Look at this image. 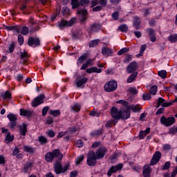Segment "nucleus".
Wrapping results in <instances>:
<instances>
[{
	"mask_svg": "<svg viewBox=\"0 0 177 177\" xmlns=\"http://www.w3.org/2000/svg\"><path fill=\"white\" fill-rule=\"evenodd\" d=\"M44 99H45V95H44L43 94L39 95L32 102V106L37 107V106H39V104H42V103H44Z\"/></svg>",
	"mask_w": 177,
	"mask_h": 177,
	"instance_id": "9",
	"label": "nucleus"
},
{
	"mask_svg": "<svg viewBox=\"0 0 177 177\" xmlns=\"http://www.w3.org/2000/svg\"><path fill=\"white\" fill-rule=\"evenodd\" d=\"M71 5L73 9H75L80 6V3H78V0H71Z\"/></svg>",
	"mask_w": 177,
	"mask_h": 177,
	"instance_id": "40",
	"label": "nucleus"
},
{
	"mask_svg": "<svg viewBox=\"0 0 177 177\" xmlns=\"http://www.w3.org/2000/svg\"><path fill=\"white\" fill-rule=\"evenodd\" d=\"M100 42V40H99V39L92 40L89 44V47L95 48V46H97V45H99Z\"/></svg>",
	"mask_w": 177,
	"mask_h": 177,
	"instance_id": "34",
	"label": "nucleus"
},
{
	"mask_svg": "<svg viewBox=\"0 0 177 177\" xmlns=\"http://www.w3.org/2000/svg\"><path fill=\"white\" fill-rule=\"evenodd\" d=\"M158 75L161 78H167V71H160L158 73Z\"/></svg>",
	"mask_w": 177,
	"mask_h": 177,
	"instance_id": "38",
	"label": "nucleus"
},
{
	"mask_svg": "<svg viewBox=\"0 0 177 177\" xmlns=\"http://www.w3.org/2000/svg\"><path fill=\"white\" fill-rule=\"evenodd\" d=\"M88 82V78L83 77V78H79L75 82L76 86L77 88H81L82 85H84V84H86Z\"/></svg>",
	"mask_w": 177,
	"mask_h": 177,
	"instance_id": "18",
	"label": "nucleus"
},
{
	"mask_svg": "<svg viewBox=\"0 0 177 177\" xmlns=\"http://www.w3.org/2000/svg\"><path fill=\"white\" fill-rule=\"evenodd\" d=\"M19 133L23 136H26V133H27V125L26 124H23L19 127Z\"/></svg>",
	"mask_w": 177,
	"mask_h": 177,
	"instance_id": "24",
	"label": "nucleus"
},
{
	"mask_svg": "<svg viewBox=\"0 0 177 177\" xmlns=\"http://www.w3.org/2000/svg\"><path fill=\"white\" fill-rule=\"evenodd\" d=\"M84 146V142H82L81 140H77L76 142V147L81 148Z\"/></svg>",
	"mask_w": 177,
	"mask_h": 177,
	"instance_id": "54",
	"label": "nucleus"
},
{
	"mask_svg": "<svg viewBox=\"0 0 177 177\" xmlns=\"http://www.w3.org/2000/svg\"><path fill=\"white\" fill-rule=\"evenodd\" d=\"M88 3H89V0H81L80 4L82 6H86Z\"/></svg>",
	"mask_w": 177,
	"mask_h": 177,
	"instance_id": "58",
	"label": "nucleus"
},
{
	"mask_svg": "<svg viewBox=\"0 0 177 177\" xmlns=\"http://www.w3.org/2000/svg\"><path fill=\"white\" fill-rule=\"evenodd\" d=\"M32 167V162H27L23 169V172H25V174H27L31 171V168Z\"/></svg>",
	"mask_w": 177,
	"mask_h": 177,
	"instance_id": "25",
	"label": "nucleus"
},
{
	"mask_svg": "<svg viewBox=\"0 0 177 177\" xmlns=\"http://www.w3.org/2000/svg\"><path fill=\"white\" fill-rule=\"evenodd\" d=\"M100 30V24H93L90 27V32L92 34L93 32H97Z\"/></svg>",
	"mask_w": 177,
	"mask_h": 177,
	"instance_id": "22",
	"label": "nucleus"
},
{
	"mask_svg": "<svg viewBox=\"0 0 177 177\" xmlns=\"http://www.w3.org/2000/svg\"><path fill=\"white\" fill-rule=\"evenodd\" d=\"M160 106H162V107H169V106H172V102H165V100L162 97H159L156 107L158 109Z\"/></svg>",
	"mask_w": 177,
	"mask_h": 177,
	"instance_id": "11",
	"label": "nucleus"
},
{
	"mask_svg": "<svg viewBox=\"0 0 177 177\" xmlns=\"http://www.w3.org/2000/svg\"><path fill=\"white\" fill-rule=\"evenodd\" d=\"M129 51V48H123L118 52V56H121L123 53H127Z\"/></svg>",
	"mask_w": 177,
	"mask_h": 177,
	"instance_id": "41",
	"label": "nucleus"
},
{
	"mask_svg": "<svg viewBox=\"0 0 177 177\" xmlns=\"http://www.w3.org/2000/svg\"><path fill=\"white\" fill-rule=\"evenodd\" d=\"M116 103L118 104H122V106H124L125 107H129V104L128 103V102L124 100H118L116 101Z\"/></svg>",
	"mask_w": 177,
	"mask_h": 177,
	"instance_id": "36",
	"label": "nucleus"
},
{
	"mask_svg": "<svg viewBox=\"0 0 177 177\" xmlns=\"http://www.w3.org/2000/svg\"><path fill=\"white\" fill-rule=\"evenodd\" d=\"M157 89H158V87L156 85L152 86L150 88L151 95H156V93H157Z\"/></svg>",
	"mask_w": 177,
	"mask_h": 177,
	"instance_id": "42",
	"label": "nucleus"
},
{
	"mask_svg": "<svg viewBox=\"0 0 177 177\" xmlns=\"http://www.w3.org/2000/svg\"><path fill=\"white\" fill-rule=\"evenodd\" d=\"M31 114H32L31 111L20 109V115H22L23 117H31Z\"/></svg>",
	"mask_w": 177,
	"mask_h": 177,
	"instance_id": "23",
	"label": "nucleus"
},
{
	"mask_svg": "<svg viewBox=\"0 0 177 177\" xmlns=\"http://www.w3.org/2000/svg\"><path fill=\"white\" fill-rule=\"evenodd\" d=\"M72 109L73 111H80L81 110V106L78 104H74Z\"/></svg>",
	"mask_w": 177,
	"mask_h": 177,
	"instance_id": "46",
	"label": "nucleus"
},
{
	"mask_svg": "<svg viewBox=\"0 0 177 177\" xmlns=\"http://www.w3.org/2000/svg\"><path fill=\"white\" fill-rule=\"evenodd\" d=\"M124 165L122 164H118L116 166H112L108 171V175L109 176H111V175H113V174H115V172L120 171V169H122Z\"/></svg>",
	"mask_w": 177,
	"mask_h": 177,
	"instance_id": "14",
	"label": "nucleus"
},
{
	"mask_svg": "<svg viewBox=\"0 0 177 177\" xmlns=\"http://www.w3.org/2000/svg\"><path fill=\"white\" fill-rule=\"evenodd\" d=\"M147 31L149 32V37H154V36H156V32L152 29H148Z\"/></svg>",
	"mask_w": 177,
	"mask_h": 177,
	"instance_id": "62",
	"label": "nucleus"
},
{
	"mask_svg": "<svg viewBox=\"0 0 177 177\" xmlns=\"http://www.w3.org/2000/svg\"><path fill=\"white\" fill-rule=\"evenodd\" d=\"M106 153H107V149L104 147H100L95 151V157L97 160H101V158L104 157Z\"/></svg>",
	"mask_w": 177,
	"mask_h": 177,
	"instance_id": "8",
	"label": "nucleus"
},
{
	"mask_svg": "<svg viewBox=\"0 0 177 177\" xmlns=\"http://www.w3.org/2000/svg\"><path fill=\"white\" fill-rule=\"evenodd\" d=\"M69 167L70 163L66 164L64 167H62V164L60 163V162H56L54 165V170L57 175H59L60 174H64V172H66Z\"/></svg>",
	"mask_w": 177,
	"mask_h": 177,
	"instance_id": "3",
	"label": "nucleus"
},
{
	"mask_svg": "<svg viewBox=\"0 0 177 177\" xmlns=\"http://www.w3.org/2000/svg\"><path fill=\"white\" fill-rule=\"evenodd\" d=\"M133 169H134V171H136L137 172H140V171H142V167L139 165H135L133 167Z\"/></svg>",
	"mask_w": 177,
	"mask_h": 177,
	"instance_id": "61",
	"label": "nucleus"
},
{
	"mask_svg": "<svg viewBox=\"0 0 177 177\" xmlns=\"http://www.w3.org/2000/svg\"><path fill=\"white\" fill-rule=\"evenodd\" d=\"M15 139V136L13 135L10 136V133H8L6 137V142H12Z\"/></svg>",
	"mask_w": 177,
	"mask_h": 177,
	"instance_id": "45",
	"label": "nucleus"
},
{
	"mask_svg": "<svg viewBox=\"0 0 177 177\" xmlns=\"http://www.w3.org/2000/svg\"><path fill=\"white\" fill-rule=\"evenodd\" d=\"M118 87V84H117V82L112 80L110 82H107L104 86V89L106 92H114L115 89Z\"/></svg>",
	"mask_w": 177,
	"mask_h": 177,
	"instance_id": "4",
	"label": "nucleus"
},
{
	"mask_svg": "<svg viewBox=\"0 0 177 177\" xmlns=\"http://www.w3.org/2000/svg\"><path fill=\"white\" fill-rule=\"evenodd\" d=\"M142 174L144 177H150L151 176V169L150 168V166H144Z\"/></svg>",
	"mask_w": 177,
	"mask_h": 177,
	"instance_id": "16",
	"label": "nucleus"
},
{
	"mask_svg": "<svg viewBox=\"0 0 177 177\" xmlns=\"http://www.w3.org/2000/svg\"><path fill=\"white\" fill-rule=\"evenodd\" d=\"M28 45H29V46H33V48L39 46V39L38 38L30 37L28 39Z\"/></svg>",
	"mask_w": 177,
	"mask_h": 177,
	"instance_id": "15",
	"label": "nucleus"
},
{
	"mask_svg": "<svg viewBox=\"0 0 177 177\" xmlns=\"http://www.w3.org/2000/svg\"><path fill=\"white\" fill-rule=\"evenodd\" d=\"M170 167H171V162H166L162 167V169H163V171H165L167 169H169Z\"/></svg>",
	"mask_w": 177,
	"mask_h": 177,
	"instance_id": "50",
	"label": "nucleus"
},
{
	"mask_svg": "<svg viewBox=\"0 0 177 177\" xmlns=\"http://www.w3.org/2000/svg\"><path fill=\"white\" fill-rule=\"evenodd\" d=\"M150 133V127L147 128L145 131H140L139 133L140 139H145L147 135Z\"/></svg>",
	"mask_w": 177,
	"mask_h": 177,
	"instance_id": "21",
	"label": "nucleus"
},
{
	"mask_svg": "<svg viewBox=\"0 0 177 177\" xmlns=\"http://www.w3.org/2000/svg\"><path fill=\"white\" fill-rule=\"evenodd\" d=\"M46 134L48 136L49 138H54V136L56 135V133H55V131H53V130H49L46 131Z\"/></svg>",
	"mask_w": 177,
	"mask_h": 177,
	"instance_id": "48",
	"label": "nucleus"
},
{
	"mask_svg": "<svg viewBox=\"0 0 177 177\" xmlns=\"http://www.w3.org/2000/svg\"><path fill=\"white\" fill-rule=\"evenodd\" d=\"M49 114L53 115V117H59L60 115V111L59 110H50Z\"/></svg>",
	"mask_w": 177,
	"mask_h": 177,
	"instance_id": "32",
	"label": "nucleus"
},
{
	"mask_svg": "<svg viewBox=\"0 0 177 177\" xmlns=\"http://www.w3.org/2000/svg\"><path fill=\"white\" fill-rule=\"evenodd\" d=\"M143 100H150L151 99V95L150 94H143Z\"/></svg>",
	"mask_w": 177,
	"mask_h": 177,
	"instance_id": "55",
	"label": "nucleus"
},
{
	"mask_svg": "<svg viewBox=\"0 0 177 177\" xmlns=\"http://www.w3.org/2000/svg\"><path fill=\"white\" fill-rule=\"evenodd\" d=\"M163 150L165 151H169L171 150V145L169 144H166L163 145Z\"/></svg>",
	"mask_w": 177,
	"mask_h": 177,
	"instance_id": "57",
	"label": "nucleus"
},
{
	"mask_svg": "<svg viewBox=\"0 0 177 177\" xmlns=\"http://www.w3.org/2000/svg\"><path fill=\"white\" fill-rule=\"evenodd\" d=\"M57 158L58 160L63 159V154L60 153V150L54 149L52 152H48L45 156V160L48 162L50 161H53V159Z\"/></svg>",
	"mask_w": 177,
	"mask_h": 177,
	"instance_id": "2",
	"label": "nucleus"
},
{
	"mask_svg": "<svg viewBox=\"0 0 177 177\" xmlns=\"http://www.w3.org/2000/svg\"><path fill=\"white\" fill-rule=\"evenodd\" d=\"M119 30H120L122 32H127V31H128V26L125 24H122L119 27Z\"/></svg>",
	"mask_w": 177,
	"mask_h": 177,
	"instance_id": "43",
	"label": "nucleus"
},
{
	"mask_svg": "<svg viewBox=\"0 0 177 177\" xmlns=\"http://www.w3.org/2000/svg\"><path fill=\"white\" fill-rule=\"evenodd\" d=\"M21 59H27L28 57V55L27 54V52L24 51L20 55Z\"/></svg>",
	"mask_w": 177,
	"mask_h": 177,
	"instance_id": "63",
	"label": "nucleus"
},
{
	"mask_svg": "<svg viewBox=\"0 0 177 177\" xmlns=\"http://www.w3.org/2000/svg\"><path fill=\"white\" fill-rule=\"evenodd\" d=\"M84 160V155H81L79 157H77L75 160V164L76 165H80V162Z\"/></svg>",
	"mask_w": 177,
	"mask_h": 177,
	"instance_id": "44",
	"label": "nucleus"
},
{
	"mask_svg": "<svg viewBox=\"0 0 177 177\" xmlns=\"http://www.w3.org/2000/svg\"><path fill=\"white\" fill-rule=\"evenodd\" d=\"M131 110L133 113H138V111H140V108L138 105H130L127 107V110H126V111H129L131 113Z\"/></svg>",
	"mask_w": 177,
	"mask_h": 177,
	"instance_id": "19",
	"label": "nucleus"
},
{
	"mask_svg": "<svg viewBox=\"0 0 177 177\" xmlns=\"http://www.w3.org/2000/svg\"><path fill=\"white\" fill-rule=\"evenodd\" d=\"M169 133H170V135H175V133H177V127L171 128L169 129Z\"/></svg>",
	"mask_w": 177,
	"mask_h": 177,
	"instance_id": "56",
	"label": "nucleus"
},
{
	"mask_svg": "<svg viewBox=\"0 0 177 177\" xmlns=\"http://www.w3.org/2000/svg\"><path fill=\"white\" fill-rule=\"evenodd\" d=\"M87 13L88 11H86V10H81L77 12V15H80V16H82V18H80L81 21H85L86 20Z\"/></svg>",
	"mask_w": 177,
	"mask_h": 177,
	"instance_id": "20",
	"label": "nucleus"
},
{
	"mask_svg": "<svg viewBox=\"0 0 177 177\" xmlns=\"http://www.w3.org/2000/svg\"><path fill=\"white\" fill-rule=\"evenodd\" d=\"M21 33L22 35H27L28 34V28L24 26L21 30Z\"/></svg>",
	"mask_w": 177,
	"mask_h": 177,
	"instance_id": "47",
	"label": "nucleus"
},
{
	"mask_svg": "<svg viewBox=\"0 0 177 177\" xmlns=\"http://www.w3.org/2000/svg\"><path fill=\"white\" fill-rule=\"evenodd\" d=\"M86 72L87 73V74H92L93 73H97V74H100V73H102V69L98 68L97 67H95V66H93L91 68H86Z\"/></svg>",
	"mask_w": 177,
	"mask_h": 177,
	"instance_id": "17",
	"label": "nucleus"
},
{
	"mask_svg": "<svg viewBox=\"0 0 177 177\" xmlns=\"http://www.w3.org/2000/svg\"><path fill=\"white\" fill-rule=\"evenodd\" d=\"M102 53L104 56H110V55H111V53H112L111 49H109L108 48L104 47L102 48Z\"/></svg>",
	"mask_w": 177,
	"mask_h": 177,
	"instance_id": "29",
	"label": "nucleus"
},
{
	"mask_svg": "<svg viewBox=\"0 0 177 177\" xmlns=\"http://www.w3.org/2000/svg\"><path fill=\"white\" fill-rule=\"evenodd\" d=\"M88 58V55L86 54H84L82 56H80L77 59V66H81L84 62Z\"/></svg>",
	"mask_w": 177,
	"mask_h": 177,
	"instance_id": "26",
	"label": "nucleus"
},
{
	"mask_svg": "<svg viewBox=\"0 0 177 177\" xmlns=\"http://www.w3.org/2000/svg\"><path fill=\"white\" fill-rule=\"evenodd\" d=\"M24 151H26V153H34V149H32L31 147H28L27 145H25L24 147Z\"/></svg>",
	"mask_w": 177,
	"mask_h": 177,
	"instance_id": "37",
	"label": "nucleus"
},
{
	"mask_svg": "<svg viewBox=\"0 0 177 177\" xmlns=\"http://www.w3.org/2000/svg\"><path fill=\"white\" fill-rule=\"evenodd\" d=\"M8 31H15V32H20V29L17 26H8Z\"/></svg>",
	"mask_w": 177,
	"mask_h": 177,
	"instance_id": "35",
	"label": "nucleus"
},
{
	"mask_svg": "<svg viewBox=\"0 0 177 177\" xmlns=\"http://www.w3.org/2000/svg\"><path fill=\"white\" fill-rule=\"evenodd\" d=\"M138 67L139 66L138 65V63L136 62H132L127 67V71L128 74H131V73H135V71L138 70Z\"/></svg>",
	"mask_w": 177,
	"mask_h": 177,
	"instance_id": "10",
	"label": "nucleus"
},
{
	"mask_svg": "<svg viewBox=\"0 0 177 177\" xmlns=\"http://www.w3.org/2000/svg\"><path fill=\"white\" fill-rule=\"evenodd\" d=\"M90 115L91 117H100V113L96 111H92L91 113H90Z\"/></svg>",
	"mask_w": 177,
	"mask_h": 177,
	"instance_id": "49",
	"label": "nucleus"
},
{
	"mask_svg": "<svg viewBox=\"0 0 177 177\" xmlns=\"http://www.w3.org/2000/svg\"><path fill=\"white\" fill-rule=\"evenodd\" d=\"M132 55H127L126 56V57H125V59H124V63H129V62H131V60H132Z\"/></svg>",
	"mask_w": 177,
	"mask_h": 177,
	"instance_id": "53",
	"label": "nucleus"
},
{
	"mask_svg": "<svg viewBox=\"0 0 177 177\" xmlns=\"http://www.w3.org/2000/svg\"><path fill=\"white\" fill-rule=\"evenodd\" d=\"M146 48H147L146 44L141 46L140 53L138 55V57H140V56H142L143 53L145 52V50H146Z\"/></svg>",
	"mask_w": 177,
	"mask_h": 177,
	"instance_id": "39",
	"label": "nucleus"
},
{
	"mask_svg": "<svg viewBox=\"0 0 177 177\" xmlns=\"http://www.w3.org/2000/svg\"><path fill=\"white\" fill-rule=\"evenodd\" d=\"M18 42L19 45H23L24 44V37L21 35L18 36Z\"/></svg>",
	"mask_w": 177,
	"mask_h": 177,
	"instance_id": "51",
	"label": "nucleus"
},
{
	"mask_svg": "<svg viewBox=\"0 0 177 177\" xmlns=\"http://www.w3.org/2000/svg\"><path fill=\"white\" fill-rule=\"evenodd\" d=\"M67 134V131H62L59 132L57 136V138H58L59 139H60V138H63L65 135Z\"/></svg>",
	"mask_w": 177,
	"mask_h": 177,
	"instance_id": "60",
	"label": "nucleus"
},
{
	"mask_svg": "<svg viewBox=\"0 0 177 177\" xmlns=\"http://www.w3.org/2000/svg\"><path fill=\"white\" fill-rule=\"evenodd\" d=\"M161 158V152L156 151L153 156L152 159L150 162V165H156Z\"/></svg>",
	"mask_w": 177,
	"mask_h": 177,
	"instance_id": "12",
	"label": "nucleus"
},
{
	"mask_svg": "<svg viewBox=\"0 0 177 177\" xmlns=\"http://www.w3.org/2000/svg\"><path fill=\"white\" fill-rule=\"evenodd\" d=\"M97 158L95 156V152L93 151H90L87 155V164L89 167H95Z\"/></svg>",
	"mask_w": 177,
	"mask_h": 177,
	"instance_id": "5",
	"label": "nucleus"
},
{
	"mask_svg": "<svg viewBox=\"0 0 177 177\" xmlns=\"http://www.w3.org/2000/svg\"><path fill=\"white\" fill-rule=\"evenodd\" d=\"M112 17L113 19H114V20H118L119 17H120V12H115L112 14Z\"/></svg>",
	"mask_w": 177,
	"mask_h": 177,
	"instance_id": "52",
	"label": "nucleus"
},
{
	"mask_svg": "<svg viewBox=\"0 0 177 177\" xmlns=\"http://www.w3.org/2000/svg\"><path fill=\"white\" fill-rule=\"evenodd\" d=\"M111 115L113 120H128L131 117V112L124 109H118L117 107L113 106L111 109Z\"/></svg>",
	"mask_w": 177,
	"mask_h": 177,
	"instance_id": "1",
	"label": "nucleus"
},
{
	"mask_svg": "<svg viewBox=\"0 0 177 177\" xmlns=\"http://www.w3.org/2000/svg\"><path fill=\"white\" fill-rule=\"evenodd\" d=\"M160 122L165 125V127H171V125H174V124H175V118L169 117L167 118L165 116H162L160 118Z\"/></svg>",
	"mask_w": 177,
	"mask_h": 177,
	"instance_id": "6",
	"label": "nucleus"
},
{
	"mask_svg": "<svg viewBox=\"0 0 177 177\" xmlns=\"http://www.w3.org/2000/svg\"><path fill=\"white\" fill-rule=\"evenodd\" d=\"M49 110V106H44L42 109V115H46L48 111Z\"/></svg>",
	"mask_w": 177,
	"mask_h": 177,
	"instance_id": "59",
	"label": "nucleus"
},
{
	"mask_svg": "<svg viewBox=\"0 0 177 177\" xmlns=\"http://www.w3.org/2000/svg\"><path fill=\"white\" fill-rule=\"evenodd\" d=\"M138 77V72H134L133 74H131L128 78H127V82L129 84H131V82H133V81H135V78Z\"/></svg>",
	"mask_w": 177,
	"mask_h": 177,
	"instance_id": "28",
	"label": "nucleus"
},
{
	"mask_svg": "<svg viewBox=\"0 0 177 177\" xmlns=\"http://www.w3.org/2000/svg\"><path fill=\"white\" fill-rule=\"evenodd\" d=\"M69 12H70V10H68V8L65 7V8H64V10L62 12V15L64 16H66V15L68 14Z\"/></svg>",
	"mask_w": 177,
	"mask_h": 177,
	"instance_id": "64",
	"label": "nucleus"
},
{
	"mask_svg": "<svg viewBox=\"0 0 177 177\" xmlns=\"http://www.w3.org/2000/svg\"><path fill=\"white\" fill-rule=\"evenodd\" d=\"M38 142H39L41 145H46V143H48V139H46L45 136H39L38 137Z\"/></svg>",
	"mask_w": 177,
	"mask_h": 177,
	"instance_id": "31",
	"label": "nucleus"
},
{
	"mask_svg": "<svg viewBox=\"0 0 177 177\" xmlns=\"http://www.w3.org/2000/svg\"><path fill=\"white\" fill-rule=\"evenodd\" d=\"M133 26L135 28H139V26H140V18L138 17H134Z\"/></svg>",
	"mask_w": 177,
	"mask_h": 177,
	"instance_id": "30",
	"label": "nucleus"
},
{
	"mask_svg": "<svg viewBox=\"0 0 177 177\" xmlns=\"http://www.w3.org/2000/svg\"><path fill=\"white\" fill-rule=\"evenodd\" d=\"M0 96L2 99L6 100V99H10L12 97V94L9 91H6L5 93H1Z\"/></svg>",
	"mask_w": 177,
	"mask_h": 177,
	"instance_id": "27",
	"label": "nucleus"
},
{
	"mask_svg": "<svg viewBox=\"0 0 177 177\" xmlns=\"http://www.w3.org/2000/svg\"><path fill=\"white\" fill-rule=\"evenodd\" d=\"M8 118L10 120V124H9V127L11 129H13L15 127H16V121L17 120V117L12 113H9L7 115Z\"/></svg>",
	"mask_w": 177,
	"mask_h": 177,
	"instance_id": "13",
	"label": "nucleus"
},
{
	"mask_svg": "<svg viewBox=\"0 0 177 177\" xmlns=\"http://www.w3.org/2000/svg\"><path fill=\"white\" fill-rule=\"evenodd\" d=\"M74 23H75V18L71 19L69 21L62 20L58 23V27L60 30H63L65 27H71Z\"/></svg>",
	"mask_w": 177,
	"mask_h": 177,
	"instance_id": "7",
	"label": "nucleus"
},
{
	"mask_svg": "<svg viewBox=\"0 0 177 177\" xmlns=\"http://www.w3.org/2000/svg\"><path fill=\"white\" fill-rule=\"evenodd\" d=\"M168 39L169 42H171V44L177 42V34L171 35L169 36Z\"/></svg>",
	"mask_w": 177,
	"mask_h": 177,
	"instance_id": "33",
	"label": "nucleus"
}]
</instances>
